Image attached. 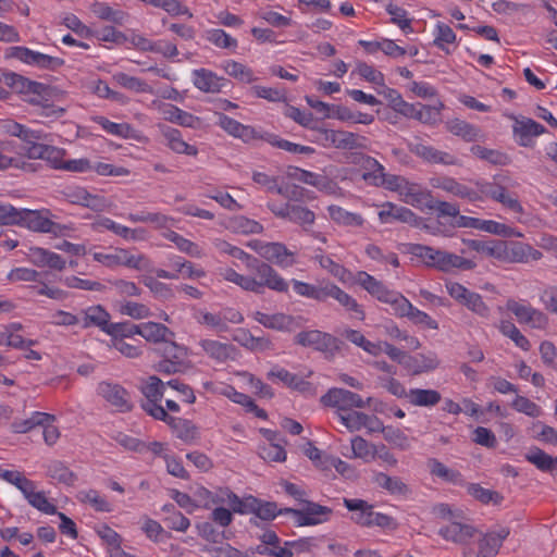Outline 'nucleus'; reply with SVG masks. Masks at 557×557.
Listing matches in <instances>:
<instances>
[{"mask_svg":"<svg viewBox=\"0 0 557 557\" xmlns=\"http://www.w3.org/2000/svg\"><path fill=\"white\" fill-rule=\"evenodd\" d=\"M55 215L46 208L30 210L22 208L18 210L17 226L25 227L32 232L50 234L53 237H73L76 231L74 223H59L53 219Z\"/></svg>","mask_w":557,"mask_h":557,"instance_id":"1","label":"nucleus"},{"mask_svg":"<svg viewBox=\"0 0 557 557\" xmlns=\"http://www.w3.org/2000/svg\"><path fill=\"white\" fill-rule=\"evenodd\" d=\"M384 97L396 112L423 124H436L440 121L441 111L444 109V103L440 100L434 106L408 103L396 89L392 88L384 91Z\"/></svg>","mask_w":557,"mask_h":557,"instance_id":"2","label":"nucleus"},{"mask_svg":"<svg viewBox=\"0 0 557 557\" xmlns=\"http://www.w3.org/2000/svg\"><path fill=\"white\" fill-rule=\"evenodd\" d=\"M245 265L248 271L253 273L250 275L255 281V287L250 289L251 293L262 294L265 288L277 293L288 290V283L269 263L250 256Z\"/></svg>","mask_w":557,"mask_h":557,"instance_id":"3","label":"nucleus"},{"mask_svg":"<svg viewBox=\"0 0 557 557\" xmlns=\"http://www.w3.org/2000/svg\"><path fill=\"white\" fill-rule=\"evenodd\" d=\"M294 342L302 347H309L322 352L326 359H333L342 345L337 337L319 330L299 332L295 336Z\"/></svg>","mask_w":557,"mask_h":557,"instance_id":"4","label":"nucleus"},{"mask_svg":"<svg viewBox=\"0 0 557 557\" xmlns=\"http://www.w3.org/2000/svg\"><path fill=\"white\" fill-rule=\"evenodd\" d=\"M162 359L156 370L162 374L185 372L189 368L187 349L175 343L174 338L164 343L160 349Z\"/></svg>","mask_w":557,"mask_h":557,"instance_id":"5","label":"nucleus"},{"mask_svg":"<svg viewBox=\"0 0 557 557\" xmlns=\"http://www.w3.org/2000/svg\"><path fill=\"white\" fill-rule=\"evenodd\" d=\"M284 513L289 515L298 527H312L330 521L333 509L318 503L307 500L300 508H285Z\"/></svg>","mask_w":557,"mask_h":557,"instance_id":"6","label":"nucleus"},{"mask_svg":"<svg viewBox=\"0 0 557 557\" xmlns=\"http://www.w3.org/2000/svg\"><path fill=\"white\" fill-rule=\"evenodd\" d=\"M320 401L325 407L334 408L335 417L351 409L366 408L369 405V401H364L359 394L338 387L330 388Z\"/></svg>","mask_w":557,"mask_h":557,"instance_id":"7","label":"nucleus"},{"mask_svg":"<svg viewBox=\"0 0 557 557\" xmlns=\"http://www.w3.org/2000/svg\"><path fill=\"white\" fill-rule=\"evenodd\" d=\"M381 208L382 209L379 211L377 215L382 224H388L397 221L426 230L432 234H436V232L431 228L421 216H418L412 210L406 207H400L393 202H385Z\"/></svg>","mask_w":557,"mask_h":557,"instance_id":"8","label":"nucleus"},{"mask_svg":"<svg viewBox=\"0 0 557 557\" xmlns=\"http://www.w3.org/2000/svg\"><path fill=\"white\" fill-rule=\"evenodd\" d=\"M445 287L449 296L458 304L467 307L469 310L482 318L490 317V308L483 301L480 294L471 292L457 282H446Z\"/></svg>","mask_w":557,"mask_h":557,"instance_id":"9","label":"nucleus"},{"mask_svg":"<svg viewBox=\"0 0 557 557\" xmlns=\"http://www.w3.org/2000/svg\"><path fill=\"white\" fill-rule=\"evenodd\" d=\"M506 308L515 314L517 321L521 324H528L533 329L540 330L545 329L548 324L547 315L543 311L532 307L525 300L517 301L515 299H508Z\"/></svg>","mask_w":557,"mask_h":557,"instance_id":"10","label":"nucleus"},{"mask_svg":"<svg viewBox=\"0 0 557 557\" xmlns=\"http://www.w3.org/2000/svg\"><path fill=\"white\" fill-rule=\"evenodd\" d=\"M476 191L480 196L478 200H482L484 198H491L495 201L500 202L503 206L507 207L511 211L516 213H522L523 208L520 205L517 198H512L506 195V188L502 184L497 182H487V181H476L475 182Z\"/></svg>","mask_w":557,"mask_h":557,"instance_id":"11","label":"nucleus"},{"mask_svg":"<svg viewBox=\"0 0 557 557\" xmlns=\"http://www.w3.org/2000/svg\"><path fill=\"white\" fill-rule=\"evenodd\" d=\"M97 394L121 412L131 411L133 408L129 393L119 383L102 381L97 386Z\"/></svg>","mask_w":557,"mask_h":557,"instance_id":"12","label":"nucleus"},{"mask_svg":"<svg viewBox=\"0 0 557 557\" xmlns=\"http://www.w3.org/2000/svg\"><path fill=\"white\" fill-rule=\"evenodd\" d=\"M11 55L25 64L36 66L44 70H57L64 64L60 58L51 57L38 51L30 50L26 47H12Z\"/></svg>","mask_w":557,"mask_h":557,"instance_id":"13","label":"nucleus"},{"mask_svg":"<svg viewBox=\"0 0 557 557\" xmlns=\"http://www.w3.org/2000/svg\"><path fill=\"white\" fill-rule=\"evenodd\" d=\"M408 149L416 157L430 164L456 165L458 158L449 152L436 149L416 139L408 143Z\"/></svg>","mask_w":557,"mask_h":557,"instance_id":"14","label":"nucleus"},{"mask_svg":"<svg viewBox=\"0 0 557 557\" xmlns=\"http://www.w3.org/2000/svg\"><path fill=\"white\" fill-rule=\"evenodd\" d=\"M23 151L26 153V161L28 162H30L29 160L40 159L46 161L51 168L55 170L62 169L65 156V150L62 148L39 144L34 146H25Z\"/></svg>","mask_w":557,"mask_h":557,"instance_id":"15","label":"nucleus"},{"mask_svg":"<svg viewBox=\"0 0 557 557\" xmlns=\"http://www.w3.org/2000/svg\"><path fill=\"white\" fill-rule=\"evenodd\" d=\"M158 127L163 138V144L173 152L190 157H196L198 154V148L194 145L187 144L183 139L180 129L164 124H159Z\"/></svg>","mask_w":557,"mask_h":557,"instance_id":"16","label":"nucleus"},{"mask_svg":"<svg viewBox=\"0 0 557 557\" xmlns=\"http://www.w3.org/2000/svg\"><path fill=\"white\" fill-rule=\"evenodd\" d=\"M323 135L329 145L337 149L364 148L367 143L364 136L347 131L325 129Z\"/></svg>","mask_w":557,"mask_h":557,"instance_id":"17","label":"nucleus"},{"mask_svg":"<svg viewBox=\"0 0 557 557\" xmlns=\"http://www.w3.org/2000/svg\"><path fill=\"white\" fill-rule=\"evenodd\" d=\"M198 346L201 349V355L207 356L216 363H225L227 360L235 359L236 348L231 344L201 338L198 342Z\"/></svg>","mask_w":557,"mask_h":557,"instance_id":"18","label":"nucleus"},{"mask_svg":"<svg viewBox=\"0 0 557 557\" xmlns=\"http://www.w3.org/2000/svg\"><path fill=\"white\" fill-rule=\"evenodd\" d=\"M430 184L433 188L442 189L456 197L468 199L470 201H476L480 196L474 189L459 183L454 177L449 176H436L430 180Z\"/></svg>","mask_w":557,"mask_h":557,"instance_id":"19","label":"nucleus"},{"mask_svg":"<svg viewBox=\"0 0 557 557\" xmlns=\"http://www.w3.org/2000/svg\"><path fill=\"white\" fill-rule=\"evenodd\" d=\"M92 228L97 232L108 230L125 240L137 242L143 240L146 237V231L144 228H129L106 216H101L97 221H95L92 223Z\"/></svg>","mask_w":557,"mask_h":557,"instance_id":"20","label":"nucleus"},{"mask_svg":"<svg viewBox=\"0 0 557 557\" xmlns=\"http://www.w3.org/2000/svg\"><path fill=\"white\" fill-rule=\"evenodd\" d=\"M195 87L203 92L216 94L227 86L228 81L218 76L214 72L207 69H197L191 73Z\"/></svg>","mask_w":557,"mask_h":557,"instance_id":"21","label":"nucleus"},{"mask_svg":"<svg viewBox=\"0 0 557 557\" xmlns=\"http://www.w3.org/2000/svg\"><path fill=\"white\" fill-rule=\"evenodd\" d=\"M351 162L364 170L361 176L368 184L381 186L384 166L377 160L363 153H355Z\"/></svg>","mask_w":557,"mask_h":557,"instance_id":"22","label":"nucleus"},{"mask_svg":"<svg viewBox=\"0 0 557 557\" xmlns=\"http://www.w3.org/2000/svg\"><path fill=\"white\" fill-rule=\"evenodd\" d=\"M2 85L8 86L14 92L24 95L41 96L46 90V86L44 84L29 81L28 78L13 72H4Z\"/></svg>","mask_w":557,"mask_h":557,"instance_id":"23","label":"nucleus"},{"mask_svg":"<svg viewBox=\"0 0 557 557\" xmlns=\"http://www.w3.org/2000/svg\"><path fill=\"white\" fill-rule=\"evenodd\" d=\"M441 364V360L436 352L428 351L408 357L405 361L404 368L411 375H419L422 373L431 372L436 370Z\"/></svg>","mask_w":557,"mask_h":557,"instance_id":"24","label":"nucleus"},{"mask_svg":"<svg viewBox=\"0 0 557 557\" xmlns=\"http://www.w3.org/2000/svg\"><path fill=\"white\" fill-rule=\"evenodd\" d=\"M476 533L473 525L459 521H450L438 530V534L446 541L455 544H467Z\"/></svg>","mask_w":557,"mask_h":557,"instance_id":"25","label":"nucleus"},{"mask_svg":"<svg viewBox=\"0 0 557 557\" xmlns=\"http://www.w3.org/2000/svg\"><path fill=\"white\" fill-rule=\"evenodd\" d=\"M333 298L335 299L342 307L345 308L346 311L351 313L357 320H364L366 313L361 305L357 302L355 298H352L349 294L343 290L339 286L334 283L329 282V287L326 289V299Z\"/></svg>","mask_w":557,"mask_h":557,"instance_id":"26","label":"nucleus"},{"mask_svg":"<svg viewBox=\"0 0 557 557\" xmlns=\"http://www.w3.org/2000/svg\"><path fill=\"white\" fill-rule=\"evenodd\" d=\"M253 318L264 327L276 331H293L299 326V319L285 313L268 314L257 311Z\"/></svg>","mask_w":557,"mask_h":557,"instance_id":"27","label":"nucleus"},{"mask_svg":"<svg viewBox=\"0 0 557 557\" xmlns=\"http://www.w3.org/2000/svg\"><path fill=\"white\" fill-rule=\"evenodd\" d=\"M218 116L216 124L228 135L239 138L244 141H250L257 138L256 129L250 125H244L240 122L227 116L224 113H215Z\"/></svg>","mask_w":557,"mask_h":557,"instance_id":"28","label":"nucleus"},{"mask_svg":"<svg viewBox=\"0 0 557 557\" xmlns=\"http://www.w3.org/2000/svg\"><path fill=\"white\" fill-rule=\"evenodd\" d=\"M79 319L83 329L98 327L106 332L111 314L101 305H95L81 310Z\"/></svg>","mask_w":557,"mask_h":557,"instance_id":"29","label":"nucleus"},{"mask_svg":"<svg viewBox=\"0 0 557 557\" xmlns=\"http://www.w3.org/2000/svg\"><path fill=\"white\" fill-rule=\"evenodd\" d=\"M344 506L352 512L350 519L358 525L371 528L373 505L360 498H343Z\"/></svg>","mask_w":557,"mask_h":557,"instance_id":"30","label":"nucleus"},{"mask_svg":"<svg viewBox=\"0 0 557 557\" xmlns=\"http://www.w3.org/2000/svg\"><path fill=\"white\" fill-rule=\"evenodd\" d=\"M138 335L148 343L162 345L175 337V333L166 325L152 321L140 323Z\"/></svg>","mask_w":557,"mask_h":557,"instance_id":"31","label":"nucleus"},{"mask_svg":"<svg viewBox=\"0 0 557 557\" xmlns=\"http://www.w3.org/2000/svg\"><path fill=\"white\" fill-rule=\"evenodd\" d=\"M506 262H515V263H527L530 260H540L542 258V252L537 249H534L531 245L512 242L507 244L506 249Z\"/></svg>","mask_w":557,"mask_h":557,"instance_id":"32","label":"nucleus"},{"mask_svg":"<svg viewBox=\"0 0 557 557\" xmlns=\"http://www.w3.org/2000/svg\"><path fill=\"white\" fill-rule=\"evenodd\" d=\"M401 200L412 207L423 209L428 208L431 201L432 193L423 189L419 184L407 181L404 189L399 194Z\"/></svg>","mask_w":557,"mask_h":557,"instance_id":"33","label":"nucleus"},{"mask_svg":"<svg viewBox=\"0 0 557 557\" xmlns=\"http://www.w3.org/2000/svg\"><path fill=\"white\" fill-rule=\"evenodd\" d=\"M287 176L292 180L317 187L320 190H332L334 188L333 183L326 176L299 168H289Z\"/></svg>","mask_w":557,"mask_h":557,"instance_id":"34","label":"nucleus"},{"mask_svg":"<svg viewBox=\"0 0 557 557\" xmlns=\"http://www.w3.org/2000/svg\"><path fill=\"white\" fill-rule=\"evenodd\" d=\"M508 535L509 530L506 528L486 533L479 541V550L481 553V557H495L498 554L503 542L507 539Z\"/></svg>","mask_w":557,"mask_h":557,"instance_id":"35","label":"nucleus"},{"mask_svg":"<svg viewBox=\"0 0 557 557\" xmlns=\"http://www.w3.org/2000/svg\"><path fill=\"white\" fill-rule=\"evenodd\" d=\"M92 121L100 125L108 134L125 139H139L140 136L134 127L128 123H115L102 115H96Z\"/></svg>","mask_w":557,"mask_h":557,"instance_id":"36","label":"nucleus"},{"mask_svg":"<svg viewBox=\"0 0 557 557\" xmlns=\"http://www.w3.org/2000/svg\"><path fill=\"white\" fill-rule=\"evenodd\" d=\"M162 114L164 120L184 127L196 128L200 125V119L198 116H195L171 103L163 106Z\"/></svg>","mask_w":557,"mask_h":557,"instance_id":"37","label":"nucleus"},{"mask_svg":"<svg viewBox=\"0 0 557 557\" xmlns=\"http://www.w3.org/2000/svg\"><path fill=\"white\" fill-rule=\"evenodd\" d=\"M263 259L282 268H288L295 263L294 252L281 243H269Z\"/></svg>","mask_w":557,"mask_h":557,"instance_id":"38","label":"nucleus"},{"mask_svg":"<svg viewBox=\"0 0 557 557\" xmlns=\"http://www.w3.org/2000/svg\"><path fill=\"white\" fill-rule=\"evenodd\" d=\"M545 127L532 119H522L516 122L515 133L519 136V145L529 147L532 145V137L540 136Z\"/></svg>","mask_w":557,"mask_h":557,"instance_id":"39","label":"nucleus"},{"mask_svg":"<svg viewBox=\"0 0 557 557\" xmlns=\"http://www.w3.org/2000/svg\"><path fill=\"white\" fill-rule=\"evenodd\" d=\"M410 253L420 259L426 267L442 270L443 251L430 246L414 244L409 249Z\"/></svg>","mask_w":557,"mask_h":557,"instance_id":"40","label":"nucleus"},{"mask_svg":"<svg viewBox=\"0 0 557 557\" xmlns=\"http://www.w3.org/2000/svg\"><path fill=\"white\" fill-rule=\"evenodd\" d=\"M17 137L23 141V144L20 145L15 141H8V143L3 144V151L4 152H15L16 153L15 157H18L22 160H25L24 157L26 158V153L23 151V148L25 146L39 145V143H37V141L39 139H41V133L38 131L29 129L24 126L23 129L21 131V135H18Z\"/></svg>","mask_w":557,"mask_h":557,"instance_id":"41","label":"nucleus"},{"mask_svg":"<svg viewBox=\"0 0 557 557\" xmlns=\"http://www.w3.org/2000/svg\"><path fill=\"white\" fill-rule=\"evenodd\" d=\"M57 418L53 414L40 411H34L29 418L14 420L11 424V429L14 433H28L36 426H41L47 421H55Z\"/></svg>","mask_w":557,"mask_h":557,"instance_id":"42","label":"nucleus"},{"mask_svg":"<svg viewBox=\"0 0 557 557\" xmlns=\"http://www.w3.org/2000/svg\"><path fill=\"white\" fill-rule=\"evenodd\" d=\"M373 482L392 495L407 496L410 493L409 486L398 476H389L384 472H377Z\"/></svg>","mask_w":557,"mask_h":557,"instance_id":"43","label":"nucleus"},{"mask_svg":"<svg viewBox=\"0 0 557 557\" xmlns=\"http://www.w3.org/2000/svg\"><path fill=\"white\" fill-rule=\"evenodd\" d=\"M330 219L342 226L360 227L364 223L362 215L354 212H349L344 208L331 205L327 207Z\"/></svg>","mask_w":557,"mask_h":557,"instance_id":"44","label":"nucleus"},{"mask_svg":"<svg viewBox=\"0 0 557 557\" xmlns=\"http://www.w3.org/2000/svg\"><path fill=\"white\" fill-rule=\"evenodd\" d=\"M441 399L440 392L435 389L411 388L407 395L409 404L417 407H434Z\"/></svg>","mask_w":557,"mask_h":557,"instance_id":"45","label":"nucleus"},{"mask_svg":"<svg viewBox=\"0 0 557 557\" xmlns=\"http://www.w3.org/2000/svg\"><path fill=\"white\" fill-rule=\"evenodd\" d=\"M356 282L380 301H383V298H385L391 290L381 281L364 271L357 273Z\"/></svg>","mask_w":557,"mask_h":557,"instance_id":"46","label":"nucleus"},{"mask_svg":"<svg viewBox=\"0 0 557 557\" xmlns=\"http://www.w3.org/2000/svg\"><path fill=\"white\" fill-rule=\"evenodd\" d=\"M47 476L61 484L72 486L77 481V475L60 460H53L47 466Z\"/></svg>","mask_w":557,"mask_h":557,"instance_id":"47","label":"nucleus"},{"mask_svg":"<svg viewBox=\"0 0 557 557\" xmlns=\"http://www.w3.org/2000/svg\"><path fill=\"white\" fill-rule=\"evenodd\" d=\"M90 11L95 16L102 21H108L117 25H122L126 17L127 13L122 10H116L110 7L106 2L95 1L90 5Z\"/></svg>","mask_w":557,"mask_h":557,"instance_id":"48","label":"nucleus"},{"mask_svg":"<svg viewBox=\"0 0 557 557\" xmlns=\"http://www.w3.org/2000/svg\"><path fill=\"white\" fill-rule=\"evenodd\" d=\"M446 128L455 136L461 137L466 141H474L480 135L481 131L476 126L459 119L449 120L446 122Z\"/></svg>","mask_w":557,"mask_h":557,"instance_id":"49","label":"nucleus"},{"mask_svg":"<svg viewBox=\"0 0 557 557\" xmlns=\"http://www.w3.org/2000/svg\"><path fill=\"white\" fill-rule=\"evenodd\" d=\"M292 283L293 289L297 295L314 299L317 301L326 300V289L329 287V282L320 285H313L298 280H293Z\"/></svg>","mask_w":557,"mask_h":557,"instance_id":"50","label":"nucleus"},{"mask_svg":"<svg viewBox=\"0 0 557 557\" xmlns=\"http://www.w3.org/2000/svg\"><path fill=\"white\" fill-rule=\"evenodd\" d=\"M222 69L227 75L240 83L251 84L257 81L252 70L240 62L226 60L223 62Z\"/></svg>","mask_w":557,"mask_h":557,"instance_id":"51","label":"nucleus"},{"mask_svg":"<svg viewBox=\"0 0 557 557\" xmlns=\"http://www.w3.org/2000/svg\"><path fill=\"white\" fill-rule=\"evenodd\" d=\"M333 119H337L342 122H352L369 125L373 123L374 115L362 112H352L347 107L336 106L333 108Z\"/></svg>","mask_w":557,"mask_h":557,"instance_id":"52","label":"nucleus"},{"mask_svg":"<svg viewBox=\"0 0 557 557\" xmlns=\"http://www.w3.org/2000/svg\"><path fill=\"white\" fill-rule=\"evenodd\" d=\"M77 499L82 503L90 505L96 511L110 512L112 511L111 504L104 496L96 490L81 491L77 494Z\"/></svg>","mask_w":557,"mask_h":557,"instance_id":"53","label":"nucleus"},{"mask_svg":"<svg viewBox=\"0 0 557 557\" xmlns=\"http://www.w3.org/2000/svg\"><path fill=\"white\" fill-rule=\"evenodd\" d=\"M456 41V34L450 26H448L445 23L438 22L435 25V32H434V46L441 49L442 51H445L446 53H449L450 50L448 48L449 45L455 44Z\"/></svg>","mask_w":557,"mask_h":557,"instance_id":"54","label":"nucleus"},{"mask_svg":"<svg viewBox=\"0 0 557 557\" xmlns=\"http://www.w3.org/2000/svg\"><path fill=\"white\" fill-rule=\"evenodd\" d=\"M428 468L433 476L440 478L449 483H458L461 480L460 472L449 469L436 458L428 460Z\"/></svg>","mask_w":557,"mask_h":557,"instance_id":"55","label":"nucleus"},{"mask_svg":"<svg viewBox=\"0 0 557 557\" xmlns=\"http://www.w3.org/2000/svg\"><path fill=\"white\" fill-rule=\"evenodd\" d=\"M0 478L18 488L24 497H26L33 488H36L35 482L27 479L20 471L3 470Z\"/></svg>","mask_w":557,"mask_h":557,"instance_id":"56","label":"nucleus"},{"mask_svg":"<svg viewBox=\"0 0 557 557\" xmlns=\"http://www.w3.org/2000/svg\"><path fill=\"white\" fill-rule=\"evenodd\" d=\"M139 332V324H134L128 321L126 322H116L111 323L109 321V324L106 330V334L111 336V341L114 339H123L126 337H132L134 335H138Z\"/></svg>","mask_w":557,"mask_h":557,"instance_id":"57","label":"nucleus"},{"mask_svg":"<svg viewBox=\"0 0 557 557\" xmlns=\"http://www.w3.org/2000/svg\"><path fill=\"white\" fill-rule=\"evenodd\" d=\"M228 228H231L235 233L239 234H259L263 231V226L251 219H248L244 215H238L230 220Z\"/></svg>","mask_w":557,"mask_h":557,"instance_id":"58","label":"nucleus"},{"mask_svg":"<svg viewBox=\"0 0 557 557\" xmlns=\"http://www.w3.org/2000/svg\"><path fill=\"white\" fill-rule=\"evenodd\" d=\"M288 221L301 225L306 231L314 223L315 214L306 207L290 205L289 211L285 213Z\"/></svg>","mask_w":557,"mask_h":557,"instance_id":"59","label":"nucleus"},{"mask_svg":"<svg viewBox=\"0 0 557 557\" xmlns=\"http://www.w3.org/2000/svg\"><path fill=\"white\" fill-rule=\"evenodd\" d=\"M500 333L510 338L516 346L524 351L531 349L530 341L519 331V329L511 321H502L499 324Z\"/></svg>","mask_w":557,"mask_h":557,"instance_id":"60","label":"nucleus"},{"mask_svg":"<svg viewBox=\"0 0 557 557\" xmlns=\"http://www.w3.org/2000/svg\"><path fill=\"white\" fill-rule=\"evenodd\" d=\"M442 261V272H450L454 269L468 271L476 267L474 261L447 251H443Z\"/></svg>","mask_w":557,"mask_h":557,"instance_id":"61","label":"nucleus"},{"mask_svg":"<svg viewBox=\"0 0 557 557\" xmlns=\"http://www.w3.org/2000/svg\"><path fill=\"white\" fill-rule=\"evenodd\" d=\"M525 459L541 471L553 472L556 457L546 454L541 448L534 447L525 454Z\"/></svg>","mask_w":557,"mask_h":557,"instance_id":"62","label":"nucleus"},{"mask_svg":"<svg viewBox=\"0 0 557 557\" xmlns=\"http://www.w3.org/2000/svg\"><path fill=\"white\" fill-rule=\"evenodd\" d=\"M382 302L389 304L393 313L400 318L407 317L412 306V304L405 296L395 290H389L386 297L383 298Z\"/></svg>","mask_w":557,"mask_h":557,"instance_id":"63","label":"nucleus"},{"mask_svg":"<svg viewBox=\"0 0 557 557\" xmlns=\"http://www.w3.org/2000/svg\"><path fill=\"white\" fill-rule=\"evenodd\" d=\"M260 540L263 544L267 546H271L269 549V555L274 557H293V550L286 547H282L280 545V539L276 535V533L272 530L265 531L261 536Z\"/></svg>","mask_w":557,"mask_h":557,"instance_id":"64","label":"nucleus"}]
</instances>
